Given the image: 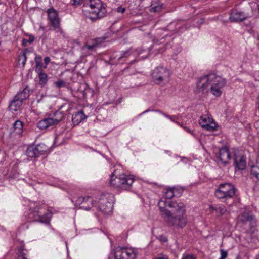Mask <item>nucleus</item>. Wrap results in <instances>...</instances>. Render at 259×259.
I'll return each instance as SVG.
<instances>
[{"label": "nucleus", "instance_id": "nucleus-1", "mask_svg": "<svg viewBox=\"0 0 259 259\" xmlns=\"http://www.w3.org/2000/svg\"><path fill=\"white\" fill-rule=\"evenodd\" d=\"M177 190L181 188H168L165 189L163 197L158 203L161 215L167 226L176 229H183L188 223L185 205L181 202L171 201Z\"/></svg>", "mask_w": 259, "mask_h": 259}, {"label": "nucleus", "instance_id": "nucleus-2", "mask_svg": "<svg viewBox=\"0 0 259 259\" xmlns=\"http://www.w3.org/2000/svg\"><path fill=\"white\" fill-rule=\"evenodd\" d=\"M134 182V179L132 176L123 173L116 176L115 172H114L111 175L110 184L116 188L129 190Z\"/></svg>", "mask_w": 259, "mask_h": 259}, {"label": "nucleus", "instance_id": "nucleus-3", "mask_svg": "<svg viewBox=\"0 0 259 259\" xmlns=\"http://www.w3.org/2000/svg\"><path fill=\"white\" fill-rule=\"evenodd\" d=\"M236 188L231 183H225L219 185L215 191V196L223 202L232 198L235 195Z\"/></svg>", "mask_w": 259, "mask_h": 259}, {"label": "nucleus", "instance_id": "nucleus-4", "mask_svg": "<svg viewBox=\"0 0 259 259\" xmlns=\"http://www.w3.org/2000/svg\"><path fill=\"white\" fill-rule=\"evenodd\" d=\"M90 10V19L95 21L104 17L106 13L105 7L100 0H90L89 4Z\"/></svg>", "mask_w": 259, "mask_h": 259}, {"label": "nucleus", "instance_id": "nucleus-5", "mask_svg": "<svg viewBox=\"0 0 259 259\" xmlns=\"http://www.w3.org/2000/svg\"><path fill=\"white\" fill-rule=\"evenodd\" d=\"M151 77L155 84L164 85L168 83L170 74L168 69L159 66L153 70L151 73Z\"/></svg>", "mask_w": 259, "mask_h": 259}, {"label": "nucleus", "instance_id": "nucleus-6", "mask_svg": "<svg viewBox=\"0 0 259 259\" xmlns=\"http://www.w3.org/2000/svg\"><path fill=\"white\" fill-rule=\"evenodd\" d=\"M113 196L109 193L102 194L98 198L99 209L105 214H110L113 210Z\"/></svg>", "mask_w": 259, "mask_h": 259}, {"label": "nucleus", "instance_id": "nucleus-7", "mask_svg": "<svg viewBox=\"0 0 259 259\" xmlns=\"http://www.w3.org/2000/svg\"><path fill=\"white\" fill-rule=\"evenodd\" d=\"M215 77V74L211 73L199 77L196 83L195 93H208L212 79Z\"/></svg>", "mask_w": 259, "mask_h": 259}, {"label": "nucleus", "instance_id": "nucleus-8", "mask_svg": "<svg viewBox=\"0 0 259 259\" xmlns=\"http://www.w3.org/2000/svg\"><path fill=\"white\" fill-rule=\"evenodd\" d=\"M226 84V80L215 74V77L212 79L209 92L215 97L221 96L222 92L221 89Z\"/></svg>", "mask_w": 259, "mask_h": 259}, {"label": "nucleus", "instance_id": "nucleus-9", "mask_svg": "<svg viewBox=\"0 0 259 259\" xmlns=\"http://www.w3.org/2000/svg\"><path fill=\"white\" fill-rule=\"evenodd\" d=\"M48 147L42 143L36 145L29 146L26 152L27 155L31 158L38 157L45 154L48 151Z\"/></svg>", "mask_w": 259, "mask_h": 259}, {"label": "nucleus", "instance_id": "nucleus-10", "mask_svg": "<svg viewBox=\"0 0 259 259\" xmlns=\"http://www.w3.org/2000/svg\"><path fill=\"white\" fill-rule=\"evenodd\" d=\"M215 158L223 166L230 163L231 154L229 149L227 146L219 148L218 151L215 153Z\"/></svg>", "mask_w": 259, "mask_h": 259}, {"label": "nucleus", "instance_id": "nucleus-11", "mask_svg": "<svg viewBox=\"0 0 259 259\" xmlns=\"http://www.w3.org/2000/svg\"><path fill=\"white\" fill-rule=\"evenodd\" d=\"M48 19L49 23L53 27L54 29L61 30L60 28V19L57 11L53 7L48 9L47 10Z\"/></svg>", "mask_w": 259, "mask_h": 259}, {"label": "nucleus", "instance_id": "nucleus-12", "mask_svg": "<svg viewBox=\"0 0 259 259\" xmlns=\"http://www.w3.org/2000/svg\"><path fill=\"white\" fill-rule=\"evenodd\" d=\"M136 253L132 249L117 247L114 252V259H135Z\"/></svg>", "mask_w": 259, "mask_h": 259}, {"label": "nucleus", "instance_id": "nucleus-13", "mask_svg": "<svg viewBox=\"0 0 259 259\" xmlns=\"http://www.w3.org/2000/svg\"><path fill=\"white\" fill-rule=\"evenodd\" d=\"M199 122L201 127L208 131L213 132L217 129V124L213 119L207 115L201 116Z\"/></svg>", "mask_w": 259, "mask_h": 259}, {"label": "nucleus", "instance_id": "nucleus-14", "mask_svg": "<svg viewBox=\"0 0 259 259\" xmlns=\"http://www.w3.org/2000/svg\"><path fill=\"white\" fill-rule=\"evenodd\" d=\"M234 165L236 168L239 170H243L246 167V156L241 152L234 153Z\"/></svg>", "mask_w": 259, "mask_h": 259}, {"label": "nucleus", "instance_id": "nucleus-15", "mask_svg": "<svg viewBox=\"0 0 259 259\" xmlns=\"http://www.w3.org/2000/svg\"><path fill=\"white\" fill-rule=\"evenodd\" d=\"M76 206H78L80 208L86 210L90 209L93 205V200L90 196L87 197H79L75 201Z\"/></svg>", "mask_w": 259, "mask_h": 259}, {"label": "nucleus", "instance_id": "nucleus-16", "mask_svg": "<svg viewBox=\"0 0 259 259\" xmlns=\"http://www.w3.org/2000/svg\"><path fill=\"white\" fill-rule=\"evenodd\" d=\"M249 17V15L241 11L233 10L230 14L229 20L231 22H242Z\"/></svg>", "mask_w": 259, "mask_h": 259}, {"label": "nucleus", "instance_id": "nucleus-17", "mask_svg": "<svg viewBox=\"0 0 259 259\" xmlns=\"http://www.w3.org/2000/svg\"><path fill=\"white\" fill-rule=\"evenodd\" d=\"M40 209V206H36L35 207L32 209L31 215L34 218V220L36 221L44 223L45 224H49V220L47 214L41 215L39 211Z\"/></svg>", "mask_w": 259, "mask_h": 259}, {"label": "nucleus", "instance_id": "nucleus-18", "mask_svg": "<svg viewBox=\"0 0 259 259\" xmlns=\"http://www.w3.org/2000/svg\"><path fill=\"white\" fill-rule=\"evenodd\" d=\"M239 220L243 224H247L248 223L251 227H253L256 225V221L254 217L250 215L247 213L242 214L239 217Z\"/></svg>", "mask_w": 259, "mask_h": 259}, {"label": "nucleus", "instance_id": "nucleus-19", "mask_svg": "<svg viewBox=\"0 0 259 259\" xmlns=\"http://www.w3.org/2000/svg\"><path fill=\"white\" fill-rule=\"evenodd\" d=\"M23 131V123L19 120L16 121L13 124V130L11 134H17L18 136L21 137Z\"/></svg>", "mask_w": 259, "mask_h": 259}, {"label": "nucleus", "instance_id": "nucleus-20", "mask_svg": "<svg viewBox=\"0 0 259 259\" xmlns=\"http://www.w3.org/2000/svg\"><path fill=\"white\" fill-rule=\"evenodd\" d=\"M82 111H78L72 115V121L74 125H78L87 118Z\"/></svg>", "mask_w": 259, "mask_h": 259}, {"label": "nucleus", "instance_id": "nucleus-21", "mask_svg": "<svg viewBox=\"0 0 259 259\" xmlns=\"http://www.w3.org/2000/svg\"><path fill=\"white\" fill-rule=\"evenodd\" d=\"M105 38L100 37L95 39L93 40L92 44H85L84 47L87 49L91 50L95 49L96 47L99 46L101 43L104 41Z\"/></svg>", "mask_w": 259, "mask_h": 259}, {"label": "nucleus", "instance_id": "nucleus-22", "mask_svg": "<svg viewBox=\"0 0 259 259\" xmlns=\"http://www.w3.org/2000/svg\"><path fill=\"white\" fill-rule=\"evenodd\" d=\"M22 102L15 97L9 104V108L12 111H17L22 106Z\"/></svg>", "mask_w": 259, "mask_h": 259}, {"label": "nucleus", "instance_id": "nucleus-23", "mask_svg": "<svg viewBox=\"0 0 259 259\" xmlns=\"http://www.w3.org/2000/svg\"><path fill=\"white\" fill-rule=\"evenodd\" d=\"M29 95V90L26 87L22 91L18 93L14 97L19 99L23 103V100L27 99Z\"/></svg>", "mask_w": 259, "mask_h": 259}, {"label": "nucleus", "instance_id": "nucleus-24", "mask_svg": "<svg viewBox=\"0 0 259 259\" xmlns=\"http://www.w3.org/2000/svg\"><path fill=\"white\" fill-rule=\"evenodd\" d=\"M64 105L61 106L59 109L54 113L53 116H52V118L54 119L57 124L60 121H61L64 117V112L61 111V109L64 107Z\"/></svg>", "mask_w": 259, "mask_h": 259}, {"label": "nucleus", "instance_id": "nucleus-25", "mask_svg": "<svg viewBox=\"0 0 259 259\" xmlns=\"http://www.w3.org/2000/svg\"><path fill=\"white\" fill-rule=\"evenodd\" d=\"M38 74V78L39 79V84L43 87L46 84L48 80V77L47 74L44 72V71H39L36 72Z\"/></svg>", "mask_w": 259, "mask_h": 259}, {"label": "nucleus", "instance_id": "nucleus-26", "mask_svg": "<svg viewBox=\"0 0 259 259\" xmlns=\"http://www.w3.org/2000/svg\"><path fill=\"white\" fill-rule=\"evenodd\" d=\"M209 208L211 210L215 211V212L219 215H223L227 211L226 208L223 205L220 206L219 207H214L212 205H211L210 206Z\"/></svg>", "mask_w": 259, "mask_h": 259}, {"label": "nucleus", "instance_id": "nucleus-27", "mask_svg": "<svg viewBox=\"0 0 259 259\" xmlns=\"http://www.w3.org/2000/svg\"><path fill=\"white\" fill-rule=\"evenodd\" d=\"M131 55V51L130 50H126L123 52L120 56L118 58V60H123L125 61V59Z\"/></svg>", "mask_w": 259, "mask_h": 259}, {"label": "nucleus", "instance_id": "nucleus-28", "mask_svg": "<svg viewBox=\"0 0 259 259\" xmlns=\"http://www.w3.org/2000/svg\"><path fill=\"white\" fill-rule=\"evenodd\" d=\"M35 72L41 71L42 70V68H46V65H44L41 61H39L35 63Z\"/></svg>", "mask_w": 259, "mask_h": 259}, {"label": "nucleus", "instance_id": "nucleus-29", "mask_svg": "<svg viewBox=\"0 0 259 259\" xmlns=\"http://www.w3.org/2000/svg\"><path fill=\"white\" fill-rule=\"evenodd\" d=\"M18 257H27V251L23 247L18 250Z\"/></svg>", "mask_w": 259, "mask_h": 259}, {"label": "nucleus", "instance_id": "nucleus-30", "mask_svg": "<svg viewBox=\"0 0 259 259\" xmlns=\"http://www.w3.org/2000/svg\"><path fill=\"white\" fill-rule=\"evenodd\" d=\"M37 126L41 130L46 129L48 127L47 122L45 118L38 122L37 123Z\"/></svg>", "mask_w": 259, "mask_h": 259}, {"label": "nucleus", "instance_id": "nucleus-31", "mask_svg": "<svg viewBox=\"0 0 259 259\" xmlns=\"http://www.w3.org/2000/svg\"><path fill=\"white\" fill-rule=\"evenodd\" d=\"M45 119L47 122V125L48 127H49L50 126L56 125L57 124L56 123V122L54 120V119L52 118V117H49V118H46Z\"/></svg>", "mask_w": 259, "mask_h": 259}, {"label": "nucleus", "instance_id": "nucleus-32", "mask_svg": "<svg viewBox=\"0 0 259 259\" xmlns=\"http://www.w3.org/2000/svg\"><path fill=\"white\" fill-rule=\"evenodd\" d=\"M162 8V5L158 4L155 6H152L150 10L151 12H159Z\"/></svg>", "mask_w": 259, "mask_h": 259}, {"label": "nucleus", "instance_id": "nucleus-33", "mask_svg": "<svg viewBox=\"0 0 259 259\" xmlns=\"http://www.w3.org/2000/svg\"><path fill=\"white\" fill-rule=\"evenodd\" d=\"M220 252L221 257L219 259H226L228 255L227 252L223 249H221Z\"/></svg>", "mask_w": 259, "mask_h": 259}, {"label": "nucleus", "instance_id": "nucleus-34", "mask_svg": "<svg viewBox=\"0 0 259 259\" xmlns=\"http://www.w3.org/2000/svg\"><path fill=\"white\" fill-rule=\"evenodd\" d=\"M55 84L58 87L60 88L61 87H63L65 84V82L64 81L62 80H58L55 82Z\"/></svg>", "mask_w": 259, "mask_h": 259}, {"label": "nucleus", "instance_id": "nucleus-35", "mask_svg": "<svg viewBox=\"0 0 259 259\" xmlns=\"http://www.w3.org/2000/svg\"><path fill=\"white\" fill-rule=\"evenodd\" d=\"M22 57H23V61H22V64L23 66H24L26 64V60H27V57H26V54L25 51H24L22 52Z\"/></svg>", "mask_w": 259, "mask_h": 259}, {"label": "nucleus", "instance_id": "nucleus-36", "mask_svg": "<svg viewBox=\"0 0 259 259\" xmlns=\"http://www.w3.org/2000/svg\"><path fill=\"white\" fill-rule=\"evenodd\" d=\"M125 10V8L122 7L121 6L118 7L116 8V11L118 13H123Z\"/></svg>", "mask_w": 259, "mask_h": 259}, {"label": "nucleus", "instance_id": "nucleus-37", "mask_svg": "<svg viewBox=\"0 0 259 259\" xmlns=\"http://www.w3.org/2000/svg\"><path fill=\"white\" fill-rule=\"evenodd\" d=\"M35 40V37L33 35L30 34L29 35V39H27V41L29 44L32 43Z\"/></svg>", "mask_w": 259, "mask_h": 259}, {"label": "nucleus", "instance_id": "nucleus-38", "mask_svg": "<svg viewBox=\"0 0 259 259\" xmlns=\"http://www.w3.org/2000/svg\"><path fill=\"white\" fill-rule=\"evenodd\" d=\"M183 259H196L193 255L187 254L183 257Z\"/></svg>", "mask_w": 259, "mask_h": 259}, {"label": "nucleus", "instance_id": "nucleus-39", "mask_svg": "<svg viewBox=\"0 0 259 259\" xmlns=\"http://www.w3.org/2000/svg\"><path fill=\"white\" fill-rule=\"evenodd\" d=\"M72 2V5H78L81 3L82 0H71Z\"/></svg>", "mask_w": 259, "mask_h": 259}, {"label": "nucleus", "instance_id": "nucleus-40", "mask_svg": "<svg viewBox=\"0 0 259 259\" xmlns=\"http://www.w3.org/2000/svg\"><path fill=\"white\" fill-rule=\"evenodd\" d=\"M42 57L40 55H36L35 57V62H38L39 61H41Z\"/></svg>", "mask_w": 259, "mask_h": 259}, {"label": "nucleus", "instance_id": "nucleus-41", "mask_svg": "<svg viewBox=\"0 0 259 259\" xmlns=\"http://www.w3.org/2000/svg\"><path fill=\"white\" fill-rule=\"evenodd\" d=\"M251 174L254 176L258 180H259V172L255 171L254 170H251Z\"/></svg>", "mask_w": 259, "mask_h": 259}, {"label": "nucleus", "instance_id": "nucleus-42", "mask_svg": "<svg viewBox=\"0 0 259 259\" xmlns=\"http://www.w3.org/2000/svg\"><path fill=\"white\" fill-rule=\"evenodd\" d=\"M44 62L45 65H46V66L48 64V63L50 62V58L49 57H46L44 58Z\"/></svg>", "mask_w": 259, "mask_h": 259}, {"label": "nucleus", "instance_id": "nucleus-43", "mask_svg": "<svg viewBox=\"0 0 259 259\" xmlns=\"http://www.w3.org/2000/svg\"><path fill=\"white\" fill-rule=\"evenodd\" d=\"M184 128L185 131H186L187 132L191 133V134H193V131H191L190 128H189L187 127H184Z\"/></svg>", "mask_w": 259, "mask_h": 259}, {"label": "nucleus", "instance_id": "nucleus-44", "mask_svg": "<svg viewBox=\"0 0 259 259\" xmlns=\"http://www.w3.org/2000/svg\"><path fill=\"white\" fill-rule=\"evenodd\" d=\"M22 45L23 46H26L27 43H28V42L27 41V39L24 38V39H23V40L22 41Z\"/></svg>", "mask_w": 259, "mask_h": 259}, {"label": "nucleus", "instance_id": "nucleus-45", "mask_svg": "<svg viewBox=\"0 0 259 259\" xmlns=\"http://www.w3.org/2000/svg\"><path fill=\"white\" fill-rule=\"evenodd\" d=\"M163 114L167 118H169L170 120H171V121L175 122V120L172 118V117L171 116H170L169 115H168L167 114H166L165 113H163Z\"/></svg>", "mask_w": 259, "mask_h": 259}, {"label": "nucleus", "instance_id": "nucleus-46", "mask_svg": "<svg viewBox=\"0 0 259 259\" xmlns=\"http://www.w3.org/2000/svg\"><path fill=\"white\" fill-rule=\"evenodd\" d=\"M220 20L223 22V23H227L228 22V20L227 19H223L222 18V16H221L220 18Z\"/></svg>", "mask_w": 259, "mask_h": 259}, {"label": "nucleus", "instance_id": "nucleus-47", "mask_svg": "<svg viewBox=\"0 0 259 259\" xmlns=\"http://www.w3.org/2000/svg\"><path fill=\"white\" fill-rule=\"evenodd\" d=\"M44 97V96L42 94H41L40 98H38L37 100V101L38 103H39L41 102V101L42 100V98Z\"/></svg>", "mask_w": 259, "mask_h": 259}, {"label": "nucleus", "instance_id": "nucleus-48", "mask_svg": "<svg viewBox=\"0 0 259 259\" xmlns=\"http://www.w3.org/2000/svg\"><path fill=\"white\" fill-rule=\"evenodd\" d=\"M155 259H167V258L165 257L164 256H161L156 258Z\"/></svg>", "mask_w": 259, "mask_h": 259}, {"label": "nucleus", "instance_id": "nucleus-49", "mask_svg": "<svg viewBox=\"0 0 259 259\" xmlns=\"http://www.w3.org/2000/svg\"><path fill=\"white\" fill-rule=\"evenodd\" d=\"M18 259H29L27 257H18Z\"/></svg>", "mask_w": 259, "mask_h": 259}, {"label": "nucleus", "instance_id": "nucleus-50", "mask_svg": "<svg viewBox=\"0 0 259 259\" xmlns=\"http://www.w3.org/2000/svg\"><path fill=\"white\" fill-rule=\"evenodd\" d=\"M163 240V241H164V242H166V241H167V238H166V237H163V240Z\"/></svg>", "mask_w": 259, "mask_h": 259}, {"label": "nucleus", "instance_id": "nucleus-51", "mask_svg": "<svg viewBox=\"0 0 259 259\" xmlns=\"http://www.w3.org/2000/svg\"><path fill=\"white\" fill-rule=\"evenodd\" d=\"M177 192H178V193H179V195H180L182 194V193L183 192H181V190H177Z\"/></svg>", "mask_w": 259, "mask_h": 259}, {"label": "nucleus", "instance_id": "nucleus-52", "mask_svg": "<svg viewBox=\"0 0 259 259\" xmlns=\"http://www.w3.org/2000/svg\"><path fill=\"white\" fill-rule=\"evenodd\" d=\"M147 111H148V110H146V111H144L143 113H145V112H147Z\"/></svg>", "mask_w": 259, "mask_h": 259}, {"label": "nucleus", "instance_id": "nucleus-53", "mask_svg": "<svg viewBox=\"0 0 259 259\" xmlns=\"http://www.w3.org/2000/svg\"><path fill=\"white\" fill-rule=\"evenodd\" d=\"M257 259H259V255L257 256Z\"/></svg>", "mask_w": 259, "mask_h": 259}]
</instances>
